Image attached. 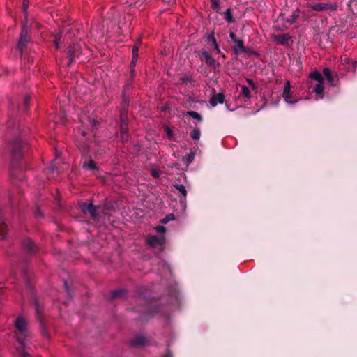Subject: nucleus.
Returning a JSON list of instances; mask_svg holds the SVG:
<instances>
[{
	"label": "nucleus",
	"mask_w": 357,
	"mask_h": 357,
	"mask_svg": "<svg viewBox=\"0 0 357 357\" xmlns=\"http://www.w3.org/2000/svg\"><path fill=\"white\" fill-rule=\"evenodd\" d=\"M174 187L177 190V191L179 193H181V195L183 197L184 199L186 197L187 191L185 187L183 185L176 184L174 185Z\"/></svg>",
	"instance_id": "obj_18"
},
{
	"label": "nucleus",
	"mask_w": 357,
	"mask_h": 357,
	"mask_svg": "<svg viewBox=\"0 0 357 357\" xmlns=\"http://www.w3.org/2000/svg\"><path fill=\"white\" fill-rule=\"evenodd\" d=\"M215 50L216 51L217 54H220L221 52L219 47H218V49H215Z\"/></svg>",
	"instance_id": "obj_47"
},
{
	"label": "nucleus",
	"mask_w": 357,
	"mask_h": 357,
	"mask_svg": "<svg viewBox=\"0 0 357 357\" xmlns=\"http://www.w3.org/2000/svg\"><path fill=\"white\" fill-rule=\"evenodd\" d=\"M121 137L123 142L128 140V123L126 119V114H121V127H120Z\"/></svg>",
	"instance_id": "obj_5"
},
{
	"label": "nucleus",
	"mask_w": 357,
	"mask_h": 357,
	"mask_svg": "<svg viewBox=\"0 0 357 357\" xmlns=\"http://www.w3.org/2000/svg\"><path fill=\"white\" fill-rule=\"evenodd\" d=\"M138 50H139V45L138 43H136L132 49V58H134V60H137L138 59Z\"/></svg>",
	"instance_id": "obj_28"
},
{
	"label": "nucleus",
	"mask_w": 357,
	"mask_h": 357,
	"mask_svg": "<svg viewBox=\"0 0 357 357\" xmlns=\"http://www.w3.org/2000/svg\"><path fill=\"white\" fill-rule=\"evenodd\" d=\"M82 52V45L73 43L68 47V54L69 56L68 66L73 62L75 58L78 57Z\"/></svg>",
	"instance_id": "obj_3"
},
{
	"label": "nucleus",
	"mask_w": 357,
	"mask_h": 357,
	"mask_svg": "<svg viewBox=\"0 0 357 357\" xmlns=\"http://www.w3.org/2000/svg\"><path fill=\"white\" fill-rule=\"evenodd\" d=\"M54 45L56 46V49H59V41H58V38L57 36H56L54 40Z\"/></svg>",
	"instance_id": "obj_41"
},
{
	"label": "nucleus",
	"mask_w": 357,
	"mask_h": 357,
	"mask_svg": "<svg viewBox=\"0 0 357 357\" xmlns=\"http://www.w3.org/2000/svg\"><path fill=\"white\" fill-rule=\"evenodd\" d=\"M291 38V37L288 33L278 34L273 36L275 43L281 45H287Z\"/></svg>",
	"instance_id": "obj_9"
},
{
	"label": "nucleus",
	"mask_w": 357,
	"mask_h": 357,
	"mask_svg": "<svg viewBox=\"0 0 357 357\" xmlns=\"http://www.w3.org/2000/svg\"><path fill=\"white\" fill-rule=\"evenodd\" d=\"M326 79H327V80H328V83H329L330 84H331V85H333V84H334V82H333V79H333V77L332 74H331V75H330V77H326Z\"/></svg>",
	"instance_id": "obj_37"
},
{
	"label": "nucleus",
	"mask_w": 357,
	"mask_h": 357,
	"mask_svg": "<svg viewBox=\"0 0 357 357\" xmlns=\"http://www.w3.org/2000/svg\"><path fill=\"white\" fill-rule=\"evenodd\" d=\"M152 176L154 177H158L159 176V172L156 170L152 171Z\"/></svg>",
	"instance_id": "obj_43"
},
{
	"label": "nucleus",
	"mask_w": 357,
	"mask_h": 357,
	"mask_svg": "<svg viewBox=\"0 0 357 357\" xmlns=\"http://www.w3.org/2000/svg\"><path fill=\"white\" fill-rule=\"evenodd\" d=\"M27 144L22 142L21 140H16L12 145L11 151L14 157H20L22 153L26 149Z\"/></svg>",
	"instance_id": "obj_4"
},
{
	"label": "nucleus",
	"mask_w": 357,
	"mask_h": 357,
	"mask_svg": "<svg viewBox=\"0 0 357 357\" xmlns=\"http://www.w3.org/2000/svg\"><path fill=\"white\" fill-rule=\"evenodd\" d=\"M224 15H225V19L227 22H233V16H232V14H231V11H230V9H227V10L225 12Z\"/></svg>",
	"instance_id": "obj_27"
},
{
	"label": "nucleus",
	"mask_w": 357,
	"mask_h": 357,
	"mask_svg": "<svg viewBox=\"0 0 357 357\" xmlns=\"http://www.w3.org/2000/svg\"><path fill=\"white\" fill-rule=\"evenodd\" d=\"M46 171H48L50 172H53L54 171V166H50L49 168H47L46 169Z\"/></svg>",
	"instance_id": "obj_46"
},
{
	"label": "nucleus",
	"mask_w": 357,
	"mask_h": 357,
	"mask_svg": "<svg viewBox=\"0 0 357 357\" xmlns=\"http://www.w3.org/2000/svg\"><path fill=\"white\" fill-rule=\"evenodd\" d=\"M8 226L3 219H0V236L2 238L6 237Z\"/></svg>",
	"instance_id": "obj_16"
},
{
	"label": "nucleus",
	"mask_w": 357,
	"mask_h": 357,
	"mask_svg": "<svg viewBox=\"0 0 357 357\" xmlns=\"http://www.w3.org/2000/svg\"><path fill=\"white\" fill-rule=\"evenodd\" d=\"M121 291H114L113 294H112V296L113 297H116V296H118L121 294Z\"/></svg>",
	"instance_id": "obj_44"
},
{
	"label": "nucleus",
	"mask_w": 357,
	"mask_h": 357,
	"mask_svg": "<svg viewBox=\"0 0 357 357\" xmlns=\"http://www.w3.org/2000/svg\"><path fill=\"white\" fill-rule=\"evenodd\" d=\"M29 100H30V96H26L25 98H24V105L26 107H27L28 105H29Z\"/></svg>",
	"instance_id": "obj_38"
},
{
	"label": "nucleus",
	"mask_w": 357,
	"mask_h": 357,
	"mask_svg": "<svg viewBox=\"0 0 357 357\" xmlns=\"http://www.w3.org/2000/svg\"><path fill=\"white\" fill-rule=\"evenodd\" d=\"M165 357H172L171 354H167Z\"/></svg>",
	"instance_id": "obj_49"
},
{
	"label": "nucleus",
	"mask_w": 357,
	"mask_h": 357,
	"mask_svg": "<svg viewBox=\"0 0 357 357\" xmlns=\"http://www.w3.org/2000/svg\"><path fill=\"white\" fill-rule=\"evenodd\" d=\"M229 37L231 38V39L234 42L235 40H237V38H236V35L233 32H230L229 33Z\"/></svg>",
	"instance_id": "obj_40"
},
{
	"label": "nucleus",
	"mask_w": 357,
	"mask_h": 357,
	"mask_svg": "<svg viewBox=\"0 0 357 357\" xmlns=\"http://www.w3.org/2000/svg\"><path fill=\"white\" fill-rule=\"evenodd\" d=\"M210 40H213V46L214 47V50L218 49V47H219V45H218L216 40L214 37V35L213 33L210 34L207 37V41H210Z\"/></svg>",
	"instance_id": "obj_29"
},
{
	"label": "nucleus",
	"mask_w": 357,
	"mask_h": 357,
	"mask_svg": "<svg viewBox=\"0 0 357 357\" xmlns=\"http://www.w3.org/2000/svg\"><path fill=\"white\" fill-rule=\"evenodd\" d=\"M211 8L213 10L219 9V0H211Z\"/></svg>",
	"instance_id": "obj_31"
},
{
	"label": "nucleus",
	"mask_w": 357,
	"mask_h": 357,
	"mask_svg": "<svg viewBox=\"0 0 357 357\" xmlns=\"http://www.w3.org/2000/svg\"><path fill=\"white\" fill-rule=\"evenodd\" d=\"M201 55L202 58L209 66L216 68L218 63L216 62L215 59L211 56L208 52L204 50L201 52Z\"/></svg>",
	"instance_id": "obj_10"
},
{
	"label": "nucleus",
	"mask_w": 357,
	"mask_h": 357,
	"mask_svg": "<svg viewBox=\"0 0 357 357\" xmlns=\"http://www.w3.org/2000/svg\"><path fill=\"white\" fill-rule=\"evenodd\" d=\"M209 43H211V45H213V40L208 41Z\"/></svg>",
	"instance_id": "obj_51"
},
{
	"label": "nucleus",
	"mask_w": 357,
	"mask_h": 357,
	"mask_svg": "<svg viewBox=\"0 0 357 357\" xmlns=\"http://www.w3.org/2000/svg\"><path fill=\"white\" fill-rule=\"evenodd\" d=\"M146 338L143 336H137L132 340L131 344L133 346H144L146 344Z\"/></svg>",
	"instance_id": "obj_14"
},
{
	"label": "nucleus",
	"mask_w": 357,
	"mask_h": 357,
	"mask_svg": "<svg viewBox=\"0 0 357 357\" xmlns=\"http://www.w3.org/2000/svg\"><path fill=\"white\" fill-rule=\"evenodd\" d=\"M91 204H92L82 203L79 204V207H80L81 210L83 211V213H87L89 206H91Z\"/></svg>",
	"instance_id": "obj_30"
},
{
	"label": "nucleus",
	"mask_w": 357,
	"mask_h": 357,
	"mask_svg": "<svg viewBox=\"0 0 357 357\" xmlns=\"http://www.w3.org/2000/svg\"><path fill=\"white\" fill-rule=\"evenodd\" d=\"M308 6L314 11L321 12L325 10H330L335 12L337 10V5L336 3H314L310 4Z\"/></svg>",
	"instance_id": "obj_2"
},
{
	"label": "nucleus",
	"mask_w": 357,
	"mask_h": 357,
	"mask_svg": "<svg viewBox=\"0 0 357 357\" xmlns=\"http://www.w3.org/2000/svg\"><path fill=\"white\" fill-rule=\"evenodd\" d=\"M282 96L288 104H294L297 102V100H292V93L291 91V84L289 81L285 82Z\"/></svg>",
	"instance_id": "obj_8"
},
{
	"label": "nucleus",
	"mask_w": 357,
	"mask_h": 357,
	"mask_svg": "<svg viewBox=\"0 0 357 357\" xmlns=\"http://www.w3.org/2000/svg\"><path fill=\"white\" fill-rule=\"evenodd\" d=\"M194 158H195V153H192V152H190L188 156H187V161H188V163H190L192 162V160H194Z\"/></svg>",
	"instance_id": "obj_33"
},
{
	"label": "nucleus",
	"mask_w": 357,
	"mask_h": 357,
	"mask_svg": "<svg viewBox=\"0 0 357 357\" xmlns=\"http://www.w3.org/2000/svg\"><path fill=\"white\" fill-rule=\"evenodd\" d=\"M187 114L190 116H191L192 118L197 120L199 122H202V116L197 112L195 111H188L187 112Z\"/></svg>",
	"instance_id": "obj_21"
},
{
	"label": "nucleus",
	"mask_w": 357,
	"mask_h": 357,
	"mask_svg": "<svg viewBox=\"0 0 357 357\" xmlns=\"http://www.w3.org/2000/svg\"><path fill=\"white\" fill-rule=\"evenodd\" d=\"M247 82L248 84L251 86L252 87L255 88V82L250 79H247Z\"/></svg>",
	"instance_id": "obj_39"
},
{
	"label": "nucleus",
	"mask_w": 357,
	"mask_h": 357,
	"mask_svg": "<svg viewBox=\"0 0 357 357\" xmlns=\"http://www.w3.org/2000/svg\"><path fill=\"white\" fill-rule=\"evenodd\" d=\"M15 335L18 342L17 351L19 357H31L25 351L26 342L31 337L27 323L22 317H18L15 321Z\"/></svg>",
	"instance_id": "obj_1"
},
{
	"label": "nucleus",
	"mask_w": 357,
	"mask_h": 357,
	"mask_svg": "<svg viewBox=\"0 0 357 357\" xmlns=\"http://www.w3.org/2000/svg\"><path fill=\"white\" fill-rule=\"evenodd\" d=\"M27 42H28L27 30L26 29V25H24L22 32L20 33L18 43H17V49L21 52V54L22 53L24 48L26 47Z\"/></svg>",
	"instance_id": "obj_7"
},
{
	"label": "nucleus",
	"mask_w": 357,
	"mask_h": 357,
	"mask_svg": "<svg viewBox=\"0 0 357 357\" xmlns=\"http://www.w3.org/2000/svg\"><path fill=\"white\" fill-rule=\"evenodd\" d=\"M241 93L245 98H247L248 99H250V90L249 89L245 86H241Z\"/></svg>",
	"instance_id": "obj_24"
},
{
	"label": "nucleus",
	"mask_w": 357,
	"mask_h": 357,
	"mask_svg": "<svg viewBox=\"0 0 357 357\" xmlns=\"http://www.w3.org/2000/svg\"><path fill=\"white\" fill-rule=\"evenodd\" d=\"M96 210L97 208L94 206L93 204H91V206H89L87 213H89L93 218H96L98 216Z\"/></svg>",
	"instance_id": "obj_25"
},
{
	"label": "nucleus",
	"mask_w": 357,
	"mask_h": 357,
	"mask_svg": "<svg viewBox=\"0 0 357 357\" xmlns=\"http://www.w3.org/2000/svg\"><path fill=\"white\" fill-rule=\"evenodd\" d=\"M155 229L158 233H165L166 231V229L163 226H157Z\"/></svg>",
	"instance_id": "obj_34"
},
{
	"label": "nucleus",
	"mask_w": 357,
	"mask_h": 357,
	"mask_svg": "<svg viewBox=\"0 0 357 357\" xmlns=\"http://www.w3.org/2000/svg\"><path fill=\"white\" fill-rule=\"evenodd\" d=\"M136 62H137V60H134V58H132V61L130 63V69H131V72H133L134 70V68L135 67V65H136Z\"/></svg>",
	"instance_id": "obj_36"
},
{
	"label": "nucleus",
	"mask_w": 357,
	"mask_h": 357,
	"mask_svg": "<svg viewBox=\"0 0 357 357\" xmlns=\"http://www.w3.org/2000/svg\"><path fill=\"white\" fill-rule=\"evenodd\" d=\"M323 73H324V76L326 77V78L329 77L330 75H331V70L328 68H324Z\"/></svg>",
	"instance_id": "obj_35"
},
{
	"label": "nucleus",
	"mask_w": 357,
	"mask_h": 357,
	"mask_svg": "<svg viewBox=\"0 0 357 357\" xmlns=\"http://www.w3.org/2000/svg\"><path fill=\"white\" fill-rule=\"evenodd\" d=\"M165 237L163 236H149L146 238L147 243L152 248L158 246L162 247L165 244Z\"/></svg>",
	"instance_id": "obj_6"
},
{
	"label": "nucleus",
	"mask_w": 357,
	"mask_h": 357,
	"mask_svg": "<svg viewBox=\"0 0 357 357\" xmlns=\"http://www.w3.org/2000/svg\"><path fill=\"white\" fill-rule=\"evenodd\" d=\"M342 63L343 64H347V63H349V59L346 57L344 58V59H342Z\"/></svg>",
	"instance_id": "obj_45"
},
{
	"label": "nucleus",
	"mask_w": 357,
	"mask_h": 357,
	"mask_svg": "<svg viewBox=\"0 0 357 357\" xmlns=\"http://www.w3.org/2000/svg\"><path fill=\"white\" fill-rule=\"evenodd\" d=\"M310 77L314 79L317 82H324V78L320 72L316 70L310 73Z\"/></svg>",
	"instance_id": "obj_15"
},
{
	"label": "nucleus",
	"mask_w": 357,
	"mask_h": 357,
	"mask_svg": "<svg viewBox=\"0 0 357 357\" xmlns=\"http://www.w3.org/2000/svg\"><path fill=\"white\" fill-rule=\"evenodd\" d=\"M23 248L29 252L32 253L36 250V246L29 238H26L22 242Z\"/></svg>",
	"instance_id": "obj_12"
},
{
	"label": "nucleus",
	"mask_w": 357,
	"mask_h": 357,
	"mask_svg": "<svg viewBox=\"0 0 357 357\" xmlns=\"http://www.w3.org/2000/svg\"><path fill=\"white\" fill-rule=\"evenodd\" d=\"M83 168L89 169V170H96L97 169L96 162L92 160H90L88 162H84L83 164Z\"/></svg>",
	"instance_id": "obj_17"
},
{
	"label": "nucleus",
	"mask_w": 357,
	"mask_h": 357,
	"mask_svg": "<svg viewBox=\"0 0 357 357\" xmlns=\"http://www.w3.org/2000/svg\"><path fill=\"white\" fill-rule=\"evenodd\" d=\"M174 218H175V216L174 214H172V213L168 214L163 219L161 220V222L162 224H167L169 221L174 220Z\"/></svg>",
	"instance_id": "obj_26"
},
{
	"label": "nucleus",
	"mask_w": 357,
	"mask_h": 357,
	"mask_svg": "<svg viewBox=\"0 0 357 357\" xmlns=\"http://www.w3.org/2000/svg\"><path fill=\"white\" fill-rule=\"evenodd\" d=\"M36 313H37L38 316L40 317V310H39V306H38V303H36Z\"/></svg>",
	"instance_id": "obj_42"
},
{
	"label": "nucleus",
	"mask_w": 357,
	"mask_h": 357,
	"mask_svg": "<svg viewBox=\"0 0 357 357\" xmlns=\"http://www.w3.org/2000/svg\"><path fill=\"white\" fill-rule=\"evenodd\" d=\"M76 132H80V134H81V137L77 139V146L79 147V149H88L87 146L82 144L84 143L82 139L84 138L86 135V131L82 130H81L80 129H78L76 130Z\"/></svg>",
	"instance_id": "obj_13"
},
{
	"label": "nucleus",
	"mask_w": 357,
	"mask_h": 357,
	"mask_svg": "<svg viewBox=\"0 0 357 357\" xmlns=\"http://www.w3.org/2000/svg\"><path fill=\"white\" fill-rule=\"evenodd\" d=\"M300 15V10L299 9H296L294 11L292 15L289 19L287 20V22L290 24H293L295 22V21L298 18Z\"/></svg>",
	"instance_id": "obj_22"
},
{
	"label": "nucleus",
	"mask_w": 357,
	"mask_h": 357,
	"mask_svg": "<svg viewBox=\"0 0 357 357\" xmlns=\"http://www.w3.org/2000/svg\"><path fill=\"white\" fill-rule=\"evenodd\" d=\"M27 9H28V3L26 0H24L23 4H22V11L24 14V17H26L27 15Z\"/></svg>",
	"instance_id": "obj_32"
},
{
	"label": "nucleus",
	"mask_w": 357,
	"mask_h": 357,
	"mask_svg": "<svg viewBox=\"0 0 357 357\" xmlns=\"http://www.w3.org/2000/svg\"><path fill=\"white\" fill-rule=\"evenodd\" d=\"M234 43L236 44L235 49L238 48L241 52H245V47L242 40L237 39L236 40L234 41Z\"/></svg>",
	"instance_id": "obj_23"
},
{
	"label": "nucleus",
	"mask_w": 357,
	"mask_h": 357,
	"mask_svg": "<svg viewBox=\"0 0 357 357\" xmlns=\"http://www.w3.org/2000/svg\"><path fill=\"white\" fill-rule=\"evenodd\" d=\"M167 134L170 136L172 135V131L168 128L167 129Z\"/></svg>",
	"instance_id": "obj_48"
},
{
	"label": "nucleus",
	"mask_w": 357,
	"mask_h": 357,
	"mask_svg": "<svg viewBox=\"0 0 357 357\" xmlns=\"http://www.w3.org/2000/svg\"><path fill=\"white\" fill-rule=\"evenodd\" d=\"M200 136H201L200 129L199 128H193V130L190 132V137L195 140H198V139H199Z\"/></svg>",
	"instance_id": "obj_20"
},
{
	"label": "nucleus",
	"mask_w": 357,
	"mask_h": 357,
	"mask_svg": "<svg viewBox=\"0 0 357 357\" xmlns=\"http://www.w3.org/2000/svg\"><path fill=\"white\" fill-rule=\"evenodd\" d=\"M314 91L317 94H322L324 92V82H317L315 84Z\"/></svg>",
	"instance_id": "obj_19"
},
{
	"label": "nucleus",
	"mask_w": 357,
	"mask_h": 357,
	"mask_svg": "<svg viewBox=\"0 0 357 357\" xmlns=\"http://www.w3.org/2000/svg\"><path fill=\"white\" fill-rule=\"evenodd\" d=\"M40 215V212L39 211L37 212V215Z\"/></svg>",
	"instance_id": "obj_50"
},
{
	"label": "nucleus",
	"mask_w": 357,
	"mask_h": 357,
	"mask_svg": "<svg viewBox=\"0 0 357 357\" xmlns=\"http://www.w3.org/2000/svg\"><path fill=\"white\" fill-rule=\"evenodd\" d=\"M225 101V96L222 93L214 94L211 96L209 102L212 107H215L218 103H223Z\"/></svg>",
	"instance_id": "obj_11"
}]
</instances>
